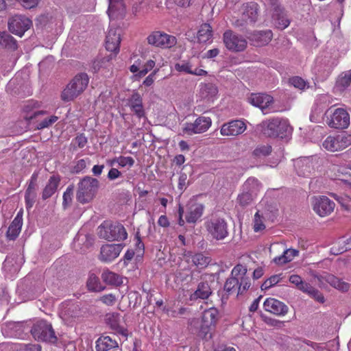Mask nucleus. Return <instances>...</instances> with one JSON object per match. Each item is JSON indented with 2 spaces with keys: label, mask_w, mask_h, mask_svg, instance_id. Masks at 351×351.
<instances>
[{
  "label": "nucleus",
  "mask_w": 351,
  "mask_h": 351,
  "mask_svg": "<svg viewBox=\"0 0 351 351\" xmlns=\"http://www.w3.org/2000/svg\"><path fill=\"white\" fill-rule=\"evenodd\" d=\"M261 132L268 137H281L291 132V128L287 119L274 118L263 121L260 125Z\"/></svg>",
  "instance_id": "1"
},
{
  "label": "nucleus",
  "mask_w": 351,
  "mask_h": 351,
  "mask_svg": "<svg viewBox=\"0 0 351 351\" xmlns=\"http://www.w3.org/2000/svg\"><path fill=\"white\" fill-rule=\"evenodd\" d=\"M89 78L86 73L76 75L62 93L61 97L64 101L73 100L86 88Z\"/></svg>",
  "instance_id": "2"
},
{
  "label": "nucleus",
  "mask_w": 351,
  "mask_h": 351,
  "mask_svg": "<svg viewBox=\"0 0 351 351\" xmlns=\"http://www.w3.org/2000/svg\"><path fill=\"white\" fill-rule=\"evenodd\" d=\"M99 188V180L90 176L83 178L77 185L76 198L82 204L90 202Z\"/></svg>",
  "instance_id": "3"
},
{
  "label": "nucleus",
  "mask_w": 351,
  "mask_h": 351,
  "mask_svg": "<svg viewBox=\"0 0 351 351\" xmlns=\"http://www.w3.org/2000/svg\"><path fill=\"white\" fill-rule=\"evenodd\" d=\"M98 236L106 240L124 241L128 233L124 226L119 223L104 222L97 228Z\"/></svg>",
  "instance_id": "4"
},
{
  "label": "nucleus",
  "mask_w": 351,
  "mask_h": 351,
  "mask_svg": "<svg viewBox=\"0 0 351 351\" xmlns=\"http://www.w3.org/2000/svg\"><path fill=\"white\" fill-rule=\"evenodd\" d=\"M30 332L34 338L38 341L50 343H56L58 341V337L52 325L45 320L36 322L32 327Z\"/></svg>",
  "instance_id": "5"
},
{
  "label": "nucleus",
  "mask_w": 351,
  "mask_h": 351,
  "mask_svg": "<svg viewBox=\"0 0 351 351\" xmlns=\"http://www.w3.org/2000/svg\"><path fill=\"white\" fill-rule=\"evenodd\" d=\"M223 41L226 47L232 52L243 51L247 45V40L232 30H227L223 34Z\"/></svg>",
  "instance_id": "6"
},
{
  "label": "nucleus",
  "mask_w": 351,
  "mask_h": 351,
  "mask_svg": "<svg viewBox=\"0 0 351 351\" xmlns=\"http://www.w3.org/2000/svg\"><path fill=\"white\" fill-rule=\"evenodd\" d=\"M259 7L256 2H248L243 5L242 14L240 19H237L232 23L234 27H243L249 23L256 21L258 16Z\"/></svg>",
  "instance_id": "7"
},
{
  "label": "nucleus",
  "mask_w": 351,
  "mask_h": 351,
  "mask_svg": "<svg viewBox=\"0 0 351 351\" xmlns=\"http://www.w3.org/2000/svg\"><path fill=\"white\" fill-rule=\"evenodd\" d=\"M311 204L314 212L321 217L330 215L335 207V203L324 195L313 197Z\"/></svg>",
  "instance_id": "8"
},
{
  "label": "nucleus",
  "mask_w": 351,
  "mask_h": 351,
  "mask_svg": "<svg viewBox=\"0 0 351 351\" xmlns=\"http://www.w3.org/2000/svg\"><path fill=\"white\" fill-rule=\"evenodd\" d=\"M147 40L149 45L162 49L171 48L177 43L175 36L160 31L153 32L147 36Z\"/></svg>",
  "instance_id": "9"
},
{
  "label": "nucleus",
  "mask_w": 351,
  "mask_h": 351,
  "mask_svg": "<svg viewBox=\"0 0 351 351\" xmlns=\"http://www.w3.org/2000/svg\"><path fill=\"white\" fill-rule=\"evenodd\" d=\"M200 63L197 58H191L188 60H180L175 64V69L178 72L191 74L196 76H206L208 72L204 69H199L196 66Z\"/></svg>",
  "instance_id": "10"
},
{
  "label": "nucleus",
  "mask_w": 351,
  "mask_h": 351,
  "mask_svg": "<svg viewBox=\"0 0 351 351\" xmlns=\"http://www.w3.org/2000/svg\"><path fill=\"white\" fill-rule=\"evenodd\" d=\"M32 25V21L23 15H14L8 20V25L9 31L20 37L28 30Z\"/></svg>",
  "instance_id": "11"
},
{
  "label": "nucleus",
  "mask_w": 351,
  "mask_h": 351,
  "mask_svg": "<svg viewBox=\"0 0 351 351\" xmlns=\"http://www.w3.org/2000/svg\"><path fill=\"white\" fill-rule=\"evenodd\" d=\"M211 125L212 120L210 117L200 116L193 123H185L182 131L184 133L191 136L206 132Z\"/></svg>",
  "instance_id": "12"
},
{
  "label": "nucleus",
  "mask_w": 351,
  "mask_h": 351,
  "mask_svg": "<svg viewBox=\"0 0 351 351\" xmlns=\"http://www.w3.org/2000/svg\"><path fill=\"white\" fill-rule=\"evenodd\" d=\"M206 228L212 237L217 240H223L228 235V225L223 219H212L206 223Z\"/></svg>",
  "instance_id": "13"
},
{
  "label": "nucleus",
  "mask_w": 351,
  "mask_h": 351,
  "mask_svg": "<svg viewBox=\"0 0 351 351\" xmlns=\"http://www.w3.org/2000/svg\"><path fill=\"white\" fill-rule=\"evenodd\" d=\"M327 124L330 128L343 130L350 125V114L343 108L335 109L328 118Z\"/></svg>",
  "instance_id": "14"
},
{
  "label": "nucleus",
  "mask_w": 351,
  "mask_h": 351,
  "mask_svg": "<svg viewBox=\"0 0 351 351\" xmlns=\"http://www.w3.org/2000/svg\"><path fill=\"white\" fill-rule=\"evenodd\" d=\"M247 125L241 120H232L223 123L220 129V134L224 136H236L243 134Z\"/></svg>",
  "instance_id": "15"
},
{
  "label": "nucleus",
  "mask_w": 351,
  "mask_h": 351,
  "mask_svg": "<svg viewBox=\"0 0 351 351\" xmlns=\"http://www.w3.org/2000/svg\"><path fill=\"white\" fill-rule=\"evenodd\" d=\"M247 269L242 265H236L232 270V275L239 278L238 294H243L251 286L250 279L247 276Z\"/></svg>",
  "instance_id": "16"
},
{
  "label": "nucleus",
  "mask_w": 351,
  "mask_h": 351,
  "mask_svg": "<svg viewBox=\"0 0 351 351\" xmlns=\"http://www.w3.org/2000/svg\"><path fill=\"white\" fill-rule=\"evenodd\" d=\"M37 179L38 173H34L27 183V187L25 192V207L29 210L34 206L37 197Z\"/></svg>",
  "instance_id": "17"
},
{
  "label": "nucleus",
  "mask_w": 351,
  "mask_h": 351,
  "mask_svg": "<svg viewBox=\"0 0 351 351\" xmlns=\"http://www.w3.org/2000/svg\"><path fill=\"white\" fill-rule=\"evenodd\" d=\"M264 309L278 316L285 315L289 310L288 306L282 302L275 298H267L263 303Z\"/></svg>",
  "instance_id": "18"
},
{
  "label": "nucleus",
  "mask_w": 351,
  "mask_h": 351,
  "mask_svg": "<svg viewBox=\"0 0 351 351\" xmlns=\"http://www.w3.org/2000/svg\"><path fill=\"white\" fill-rule=\"evenodd\" d=\"M121 43V29L110 27L106 38V48L108 51L117 54L119 51Z\"/></svg>",
  "instance_id": "19"
},
{
  "label": "nucleus",
  "mask_w": 351,
  "mask_h": 351,
  "mask_svg": "<svg viewBox=\"0 0 351 351\" xmlns=\"http://www.w3.org/2000/svg\"><path fill=\"white\" fill-rule=\"evenodd\" d=\"M123 249L121 244H108L101 248L100 258L102 261L110 262L119 255Z\"/></svg>",
  "instance_id": "20"
},
{
  "label": "nucleus",
  "mask_w": 351,
  "mask_h": 351,
  "mask_svg": "<svg viewBox=\"0 0 351 351\" xmlns=\"http://www.w3.org/2000/svg\"><path fill=\"white\" fill-rule=\"evenodd\" d=\"M128 104L132 112L139 119L145 117V112L143 105L141 95L134 92L128 100Z\"/></svg>",
  "instance_id": "21"
},
{
  "label": "nucleus",
  "mask_w": 351,
  "mask_h": 351,
  "mask_svg": "<svg viewBox=\"0 0 351 351\" xmlns=\"http://www.w3.org/2000/svg\"><path fill=\"white\" fill-rule=\"evenodd\" d=\"M187 213L185 216L188 223H195L202 215L204 206L203 204L191 202L188 204Z\"/></svg>",
  "instance_id": "22"
},
{
  "label": "nucleus",
  "mask_w": 351,
  "mask_h": 351,
  "mask_svg": "<svg viewBox=\"0 0 351 351\" xmlns=\"http://www.w3.org/2000/svg\"><path fill=\"white\" fill-rule=\"evenodd\" d=\"M248 101L253 106L263 110L273 102V97L267 94L252 93L248 98Z\"/></svg>",
  "instance_id": "23"
},
{
  "label": "nucleus",
  "mask_w": 351,
  "mask_h": 351,
  "mask_svg": "<svg viewBox=\"0 0 351 351\" xmlns=\"http://www.w3.org/2000/svg\"><path fill=\"white\" fill-rule=\"evenodd\" d=\"M60 314L64 319L71 322L80 316V308L75 304H63Z\"/></svg>",
  "instance_id": "24"
},
{
  "label": "nucleus",
  "mask_w": 351,
  "mask_h": 351,
  "mask_svg": "<svg viewBox=\"0 0 351 351\" xmlns=\"http://www.w3.org/2000/svg\"><path fill=\"white\" fill-rule=\"evenodd\" d=\"M60 177L59 176L53 175L49 178L42 193L43 199L45 200L51 197L56 193L60 184Z\"/></svg>",
  "instance_id": "25"
},
{
  "label": "nucleus",
  "mask_w": 351,
  "mask_h": 351,
  "mask_svg": "<svg viewBox=\"0 0 351 351\" xmlns=\"http://www.w3.org/2000/svg\"><path fill=\"white\" fill-rule=\"evenodd\" d=\"M120 315L117 313H108L106 315V323L110 327L117 333L126 337L128 336L127 330L119 326Z\"/></svg>",
  "instance_id": "26"
},
{
  "label": "nucleus",
  "mask_w": 351,
  "mask_h": 351,
  "mask_svg": "<svg viewBox=\"0 0 351 351\" xmlns=\"http://www.w3.org/2000/svg\"><path fill=\"white\" fill-rule=\"evenodd\" d=\"M119 346L118 342L109 336H101L96 341V351H108Z\"/></svg>",
  "instance_id": "27"
},
{
  "label": "nucleus",
  "mask_w": 351,
  "mask_h": 351,
  "mask_svg": "<svg viewBox=\"0 0 351 351\" xmlns=\"http://www.w3.org/2000/svg\"><path fill=\"white\" fill-rule=\"evenodd\" d=\"M295 167L298 176L308 177L313 169L312 163L309 158H302L297 160Z\"/></svg>",
  "instance_id": "28"
},
{
  "label": "nucleus",
  "mask_w": 351,
  "mask_h": 351,
  "mask_svg": "<svg viewBox=\"0 0 351 351\" xmlns=\"http://www.w3.org/2000/svg\"><path fill=\"white\" fill-rule=\"evenodd\" d=\"M322 278L331 287L341 291H347L350 288V285L348 282L343 281L342 279H340L332 274H326L324 276H322Z\"/></svg>",
  "instance_id": "29"
},
{
  "label": "nucleus",
  "mask_w": 351,
  "mask_h": 351,
  "mask_svg": "<svg viewBox=\"0 0 351 351\" xmlns=\"http://www.w3.org/2000/svg\"><path fill=\"white\" fill-rule=\"evenodd\" d=\"M261 187L262 184L258 179L254 177H250L243 183L241 189H243L245 193H249L254 197H256Z\"/></svg>",
  "instance_id": "30"
},
{
  "label": "nucleus",
  "mask_w": 351,
  "mask_h": 351,
  "mask_svg": "<svg viewBox=\"0 0 351 351\" xmlns=\"http://www.w3.org/2000/svg\"><path fill=\"white\" fill-rule=\"evenodd\" d=\"M219 319V312L215 308H210L204 311L202 323L206 327H214Z\"/></svg>",
  "instance_id": "31"
},
{
  "label": "nucleus",
  "mask_w": 351,
  "mask_h": 351,
  "mask_svg": "<svg viewBox=\"0 0 351 351\" xmlns=\"http://www.w3.org/2000/svg\"><path fill=\"white\" fill-rule=\"evenodd\" d=\"M0 46L12 51L18 48L16 40L7 32H0Z\"/></svg>",
  "instance_id": "32"
},
{
  "label": "nucleus",
  "mask_w": 351,
  "mask_h": 351,
  "mask_svg": "<svg viewBox=\"0 0 351 351\" xmlns=\"http://www.w3.org/2000/svg\"><path fill=\"white\" fill-rule=\"evenodd\" d=\"M272 38V32L270 30L260 31L252 35V41L256 47L267 45Z\"/></svg>",
  "instance_id": "33"
},
{
  "label": "nucleus",
  "mask_w": 351,
  "mask_h": 351,
  "mask_svg": "<svg viewBox=\"0 0 351 351\" xmlns=\"http://www.w3.org/2000/svg\"><path fill=\"white\" fill-rule=\"evenodd\" d=\"M272 18L278 29H284L290 24V21L287 16L285 8L280 9V12H272Z\"/></svg>",
  "instance_id": "34"
},
{
  "label": "nucleus",
  "mask_w": 351,
  "mask_h": 351,
  "mask_svg": "<svg viewBox=\"0 0 351 351\" xmlns=\"http://www.w3.org/2000/svg\"><path fill=\"white\" fill-rule=\"evenodd\" d=\"M299 254V251L295 249H287L285 250L282 254L275 257L273 261L279 265L291 262L295 257L298 256Z\"/></svg>",
  "instance_id": "35"
},
{
  "label": "nucleus",
  "mask_w": 351,
  "mask_h": 351,
  "mask_svg": "<svg viewBox=\"0 0 351 351\" xmlns=\"http://www.w3.org/2000/svg\"><path fill=\"white\" fill-rule=\"evenodd\" d=\"M34 103L28 102L23 107V118L27 121H30L34 119H37L38 117L43 115L46 113L43 110L32 111Z\"/></svg>",
  "instance_id": "36"
},
{
  "label": "nucleus",
  "mask_w": 351,
  "mask_h": 351,
  "mask_svg": "<svg viewBox=\"0 0 351 351\" xmlns=\"http://www.w3.org/2000/svg\"><path fill=\"white\" fill-rule=\"evenodd\" d=\"M213 37V29L208 23H204L200 26L197 32V39L199 43H207L210 41Z\"/></svg>",
  "instance_id": "37"
},
{
  "label": "nucleus",
  "mask_w": 351,
  "mask_h": 351,
  "mask_svg": "<svg viewBox=\"0 0 351 351\" xmlns=\"http://www.w3.org/2000/svg\"><path fill=\"white\" fill-rule=\"evenodd\" d=\"M212 291L208 282H199L193 296L194 298L207 299L211 295Z\"/></svg>",
  "instance_id": "38"
},
{
  "label": "nucleus",
  "mask_w": 351,
  "mask_h": 351,
  "mask_svg": "<svg viewBox=\"0 0 351 351\" xmlns=\"http://www.w3.org/2000/svg\"><path fill=\"white\" fill-rule=\"evenodd\" d=\"M323 147L330 152H337L341 150L339 136H329L323 143Z\"/></svg>",
  "instance_id": "39"
},
{
  "label": "nucleus",
  "mask_w": 351,
  "mask_h": 351,
  "mask_svg": "<svg viewBox=\"0 0 351 351\" xmlns=\"http://www.w3.org/2000/svg\"><path fill=\"white\" fill-rule=\"evenodd\" d=\"M101 278L105 282L109 285L119 286L123 283L121 276L110 271H104L101 274Z\"/></svg>",
  "instance_id": "40"
},
{
  "label": "nucleus",
  "mask_w": 351,
  "mask_h": 351,
  "mask_svg": "<svg viewBox=\"0 0 351 351\" xmlns=\"http://www.w3.org/2000/svg\"><path fill=\"white\" fill-rule=\"evenodd\" d=\"M22 226L23 224L21 223L20 219H13L8 227L6 233L7 238L9 240H15L21 232Z\"/></svg>",
  "instance_id": "41"
},
{
  "label": "nucleus",
  "mask_w": 351,
  "mask_h": 351,
  "mask_svg": "<svg viewBox=\"0 0 351 351\" xmlns=\"http://www.w3.org/2000/svg\"><path fill=\"white\" fill-rule=\"evenodd\" d=\"M108 14L111 17L112 14H122L124 12L125 7L123 0H108Z\"/></svg>",
  "instance_id": "42"
},
{
  "label": "nucleus",
  "mask_w": 351,
  "mask_h": 351,
  "mask_svg": "<svg viewBox=\"0 0 351 351\" xmlns=\"http://www.w3.org/2000/svg\"><path fill=\"white\" fill-rule=\"evenodd\" d=\"M210 261V257L205 256L202 253L195 254L192 256L193 263L199 269L206 267Z\"/></svg>",
  "instance_id": "43"
},
{
  "label": "nucleus",
  "mask_w": 351,
  "mask_h": 351,
  "mask_svg": "<svg viewBox=\"0 0 351 351\" xmlns=\"http://www.w3.org/2000/svg\"><path fill=\"white\" fill-rule=\"evenodd\" d=\"M239 278L236 276H233L232 274L228 278L224 284V291L228 295L238 292Z\"/></svg>",
  "instance_id": "44"
},
{
  "label": "nucleus",
  "mask_w": 351,
  "mask_h": 351,
  "mask_svg": "<svg viewBox=\"0 0 351 351\" xmlns=\"http://www.w3.org/2000/svg\"><path fill=\"white\" fill-rule=\"evenodd\" d=\"M87 287L89 290L93 291H101L104 289L101 284L99 278L94 274L89 275L87 280Z\"/></svg>",
  "instance_id": "45"
},
{
  "label": "nucleus",
  "mask_w": 351,
  "mask_h": 351,
  "mask_svg": "<svg viewBox=\"0 0 351 351\" xmlns=\"http://www.w3.org/2000/svg\"><path fill=\"white\" fill-rule=\"evenodd\" d=\"M351 84V72L348 71L341 75L336 83V87L339 91H343Z\"/></svg>",
  "instance_id": "46"
},
{
  "label": "nucleus",
  "mask_w": 351,
  "mask_h": 351,
  "mask_svg": "<svg viewBox=\"0 0 351 351\" xmlns=\"http://www.w3.org/2000/svg\"><path fill=\"white\" fill-rule=\"evenodd\" d=\"M255 198L252 194L245 193L241 189V193L237 196V202L239 206L244 208L251 204Z\"/></svg>",
  "instance_id": "47"
},
{
  "label": "nucleus",
  "mask_w": 351,
  "mask_h": 351,
  "mask_svg": "<svg viewBox=\"0 0 351 351\" xmlns=\"http://www.w3.org/2000/svg\"><path fill=\"white\" fill-rule=\"evenodd\" d=\"M282 274H276L271 276L270 278L267 279L261 285L262 290H267L271 287L278 284L281 280Z\"/></svg>",
  "instance_id": "48"
},
{
  "label": "nucleus",
  "mask_w": 351,
  "mask_h": 351,
  "mask_svg": "<svg viewBox=\"0 0 351 351\" xmlns=\"http://www.w3.org/2000/svg\"><path fill=\"white\" fill-rule=\"evenodd\" d=\"M114 162H117L119 165L122 167H125L126 166L131 167L134 164V160L130 156H120L117 159L113 160L110 162V165H112Z\"/></svg>",
  "instance_id": "49"
},
{
  "label": "nucleus",
  "mask_w": 351,
  "mask_h": 351,
  "mask_svg": "<svg viewBox=\"0 0 351 351\" xmlns=\"http://www.w3.org/2000/svg\"><path fill=\"white\" fill-rule=\"evenodd\" d=\"M58 120V117L57 116L53 115L51 116L49 118H45L43 120L38 122L37 124V129L42 130L46 128H48L51 126L52 124H53L55 122H56Z\"/></svg>",
  "instance_id": "50"
},
{
  "label": "nucleus",
  "mask_w": 351,
  "mask_h": 351,
  "mask_svg": "<svg viewBox=\"0 0 351 351\" xmlns=\"http://www.w3.org/2000/svg\"><path fill=\"white\" fill-rule=\"evenodd\" d=\"M73 186H68L66 191L63 194V202L62 206L64 208L67 206H70L72 202L73 197Z\"/></svg>",
  "instance_id": "51"
},
{
  "label": "nucleus",
  "mask_w": 351,
  "mask_h": 351,
  "mask_svg": "<svg viewBox=\"0 0 351 351\" xmlns=\"http://www.w3.org/2000/svg\"><path fill=\"white\" fill-rule=\"evenodd\" d=\"M265 228V226L263 223V217L259 214V212H256L254 215V230L255 232H258Z\"/></svg>",
  "instance_id": "52"
},
{
  "label": "nucleus",
  "mask_w": 351,
  "mask_h": 351,
  "mask_svg": "<svg viewBox=\"0 0 351 351\" xmlns=\"http://www.w3.org/2000/svg\"><path fill=\"white\" fill-rule=\"evenodd\" d=\"M271 152V147L270 145H262L256 147L254 151L256 156H266Z\"/></svg>",
  "instance_id": "53"
},
{
  "label": "nucleus",
  "mask_w": 351,
  "mask_h": 351,
  "mask_svg": "<svg viewBox=\"0 0 351 351\" xmlns=\"http://www.w3.org/2000/svg\"><path fill=\"white\" fill-rule=\"evenodd\" d=\"M289 84L293 86L295 88L300 90L304 89L306 87V82L298 76L293 77L289 79Z\"/></svg>",
  "instance_id": "54"
},
{
  "label": "nucleus",
  "mask_w": 351,
  "mask_h": 351,
  "mask_svg": "<svg viewBox=\"0 0 351 351\" xmlns=\"http://www.w3.org/2000/svg\"><path fill=\"white\" fill-rule=\"evenodd\" d=\"M341 149H343L348 146L351 145V134L348 133H343L338 134Z\"/></svg>",
  "instance_id": "55"
},
{
  "label": "nucleus",
  "mask_w": 351,
  "mask_h": 351,
  "mask_svg": "<svg viewBox=\"0 0 351 351\" xmlns=\"http://www.w3.org/2000/svg\"><path fill=\"white\" fill-rule=\"evenodd\" d=\"M86 160L88 159H80L75 162V165L73 167V172L79 173L86 167Z\"/></svg>",
  "instance_id": "56"
},
{
  "label": "nucleus",
  "mask_w": 351,
  "mask_h": 351,
  "mask_svg": "<svg viewBox=\"0 0 351 351\" xmlns=\"http://www.w3.org/2000/svg\"><path fill=\"white\" fill-rule=\"evenodd\" d=\"M155 66V62L154 60H148L142 69H141L138 73L139 77H143L150 70H152Z\"/></svg>",
  "instance_id": "57"
},
{
  "label": "nucleus",
  "mask_w": 351,
  "mask_h": 351,
  "mask_svg": "<svg viewBox=\"0 0 351 351\" xmlns=\"http://www.w3.org/2000/svg\"><path fill=\"white\" fill-rule=\"evenodd\" d=\"M100 300L108 306H112L115 303L117 298L114 294L109 293L101 296Z\"/></svg>",
  "instance_id": "58"
},
{
  "label": "nucleus",
  "mask_w": 351,
  "mask_h": 351,
  "mask_svg": "<svg viewBox=\"0 0 351 351\" xmlns=\"http://www.w3.org/2000/svg\"><path fill=\"white\" fill-rule=\"evenodd\" d=\"M312 298L315 299L317 302L324 303V295L316 289L312 287L310 292L308 293Z\"/></svg>",
  "instance_id": "59"
},
{
  "label": "nucleus",
  "mask_w": 351,
  "mask_h": 351,
  "mask_svg": "<svg viewBox=\"0 0 351 351\" xmlns=\"http://www.w3.org/2000/svg\"><path fill=\"white\" fill-rule=\"evenodd\" d=\"M21 5L26 9L35 8L40 0H18Z\"/></svg>",
  "instance_id": "60"
},
{
  "label": "nucleus",
  "mask_w": 351,
  "mask_h": 351,
  "mask_svg": "<svg viewBox=\"0 0 351 351\" xmlns=\"http://www.w3.org/2000/svg\"><path fill=\"white\" fill-rule=\"evenodd\" d=\"M203 90L210 95V97H213L217 93V87L212 84H205Z\"/></svg>",
  "instance_id": "61"
},
{
  "label": "nucleus",
  "mask_w": 351,
  "mask_h": 351,
  "mask_svg": "<svg viewBox=\"0 0 351 351\" xmlns=\"http://www.w3.org/2000/svg\"><path fill=\"white\" fill-rule=\"evenodd\" d=\"M268 5L271 7L272 12H279L284 8L280 3L279 0H267Z\"/></svg>",
  "instance_id": "62"
},
{
  "label": "nucleus",
  "mask_w": 351,
  "mask_h": 351,
  "mask_svg": "<svg viewBox=\"0 0 351 351\" xmlns=\"http://www.w3.org/2000/svg\"><path fill=\"white\" fill-rule=\"evenodd\" d=\"M41 347L38 344L24 345L20 347L18 351H40Z\"/></svg>",
  "instance_id": "63"
},
{
  "label": "nucleus",
  "mask_w": 351,
  "mask_h": 351,
  "mask_svg": "<svg viewBox=\"0 0 351 351\" xmlns=\"http://www.w3.org/2000/svg\"><path fill=\"white\" fill-rule=\"evenodd\" d=\"M121 176V173L116 168H112L110 169L108 173V178L110 180H114Z\"/></svg>",
  "instance_id": "64"
}]
</instances>
